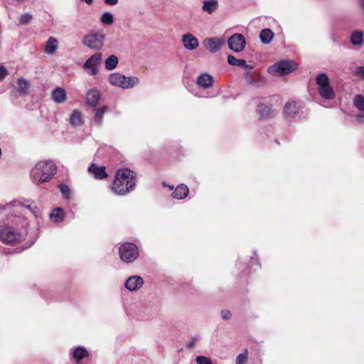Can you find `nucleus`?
I'll return each instance as SVG.
<instances>
[{
    "label": "nucleus",
    "mask_w": 364,
    "mask_h": 364,
    "mask_svg": "<svg viewBox=\"0 0 364 364\" xmlns=\"http://www.w3.org/2000/svg\"><path fill=\"white\" fill-rule=\"evenodd\" d=\"M135 186V173L129 168H121L117 171L111 188L115 194L124 196L132 191Z\"/></svg>",
    "instance_id": "f257e3e1"
},
{
    "label": "nucleus",
    "mask_w": 364,
    "mask_h": 364,
    "mask_svg": "<svg viewBox=\"0 0 364 364\" xmlns=\"http://www.w3.org/2000/svg\"><path fill=\"white\" fill-rule=\"evenodd\" d=\"M57 167L51 161H39L31 170L33 182L36 185L48 181L56 173Z\"/></svg>",
    "instance_id": "f03ea898"
},
{
    "label": "nucleus",
    "mask_w": 364,
    "mask_h": 364,
    "mask_svg": "<svg viewBox=\"0 0 364 364\" xmlns=\"http://www.w3.org/2000/svg\"><path fill=\"white\" fill-rule=\"evenodd\" d=\"M105 41L103 31H91L84 36L82 43L91 50H100L103 48Z\"/></svg>",
    "instance_id": "7ed1b4c3"
},
{
    "label": "nucleus",
    "mask_w": 364,
    "mask_h": 364,
    "mask_svg": "<svg viewBox=\"0 0 364 364\" xmlns=\"http://www.w3.org/2000/svg\"><path fill=\"white\" fill-rule=\"evenodd\" d=\"M298 68V64L294 60H281L269 66L267 69L268 73L274 76H282L287 75L294 71Z\"/></svg>",
    "instance_id": "20e7f679"
},
{
    "label": "nucleus",
    "mask_w": 364,
    "mask_h": 364,
    "mask_svg": "<svg viewBox=\"0 0 364 364\" xmlns=\"http://www.w3.org/2000/svg\"><path fill=\"white\" fill-rule=\"evenodd\" d=\"M109 82L112 85L122 89H128L138 85L139 80L136 77H126L119 73H113L109 76Z\"/></svg>",
    "instance_id": "39448f33"
},
{
    "label": "nucleus",
    "mask_w": 364,
    "mask_h": 364,
    "mask_svg": "<svg viewBox=\"0 0 364 364\" xmlns=\"http://www.w3.org/2000/svg\"><path fill=\"white\" fill-rule=\"evenodd\" d=\"M318 85V92L322 98L325 100H333L335 97V92L330 85L329 79L326 74L321 73L316 78Z\"/></svg>",
    "instance_id": "423d86ee"
},
{
    "label": "nucleus",
    "mask_w": 364,
    "mask_h": 364,
    "mask_svg": "<svg viewBox=\"0 0 364 364\" xmlns=\"http://www.w3.org/2000/svg\"><path fill=\"white\" fill-rule=\"evenodd\" d=\"M119 253L121 259L127 263L134 261L139 256L138 247L132 242L122 245L119 247Z\"/></svg>",
    "instance_id": "0eeeda50"
},
{
    "label": "nucleus",
    "mask_w": 364,
    "mask_h": 364,
    "mask_svg": "<svg viewBox=\"0 0 364 364\" xmlns=\"http://www.w3.org/2000/svg\"><path fill=\"white\" fill-rule=\"evenodd\" d=\"M21 234L11 226L0 227V240L7 244H14L21 239Z\"/></svg>",
    "instance_id": "6e6552de"
},
{
    "label": "nucleus",
    "mask_w": 364,
    "mask_h": 364,
    "mask_svg": "<svg viewBox=\"0 0 364 364\" xmlns=\"http://www.w3.org/2000/svg\"><path fill=\"white\" fill-rule=\"evenodd\" d=\"M102 60V54L97 52L86 60L83 68L91 75H95L98 73L97 67Z\"/></svg>",
    "instance_id": "1a4fd4ad"
},
{
    "label": "nucleus",
    "mask_w": 364,
    "mask_h": 364,
    "mask_svg": "<svg viewBox=\"0 0 364 364\" xmlns=\"http://www.w3.org/2000/svg\"><path fill=\"white\" fill-rule=\"evenodd\" d=\"M228 44L231 50L235 53H240L245 49L246 41L242 34L235 33L228 38Z\"/></svg>",
    "instance_id": "9d476101"
},
{
    "label": "nucleus",
    "mask_w": 364,
    "mask_h": 364,
    "mask_svg": "<svg viewBox=\"0 0 364 364\" xmlns=\"http://www.w3.org/2000/svg\"><path fill=\"white\" fill-rule=\"evenodd\" d=\"M203 46L210 53L218 52L224 44V40L221 38H206L203 40Z\"/></svg>",
    "instance_id": "9b49d317"
},
{
    "label": "nucleus",
    "mask_w": 364,
    "mask_h": 364,
    "mask_svg": "<svg viewBox=\"0 0 364 364\" xmlns=\"http://www.w3.org/2000/svg\"><path fill=\"white\" fill-rule=\"evenodd\" d=\"M144 284V279L142 277L134 275L129 277L125 284V287L130 291H134L139 289Z\"/></svg>",
    "instance_id": "f8f14e48"
},
{
    "label": "nucleus",
    "mask_w": 364,
    "mask_h": 364,
    "mask_svg": "<svg viewBox=\"0 0 364 364\" xmlns=\"http://www.w3.org/2000/svg\"><path fill=\"white\" fill-rule=\"evenodd\" d=\"M181 41L185 48L188 50H195L199 46V42L197 38L189 33L183 34L182 36Z\"/></svg>",
    "instance_id": "ddd939ff"
},
{
    "label": "nucleus",
    "mask_w": 364,
    "mask_h": 364,
    "mask_svg": "<svg viewBox=\"0 0 364 364\" xmlns=\"http://www.w3.org/2000/svg\"><path fill=\"white\" fill-rule=\"evenodd\" d=\"M88 171L90 173L93 175L95 179L97 180H102L106 178L108 176L105 166H99L95 164H92L88 168Z\"/></svg>",
    "instance_id": "4468645a"
},
{
    "label": "nucleus",
    "mask_w": 364,
    "mask_h": 364,
    "mask_svg": "<svg viewBox=\"0 0 364 364\" xmlns=\"http://www.w3.org/2000/svg\"><path fill=\"white\" fill-rule=\"evenodd\" d=\"M51 97L55 102L61 104L67 100V92L64 88L57 87L52 91Z\"/></svg>",
    "instance_id": "2eb2a0df"
},
{
    "label": "nucleus",
    "mask_w": 364,
    "mask_h": 364,
    "mask_svg": "<svg viewBox=\"0 0 364 364\" xmlns=\"http://www.w3.org/2000/svg\"><path fill=\"white\" fill-rule=\"evenodd\" d=\"M58 48V41L55 37H50L46 42L43 51L47 55H51L55 53Z\"/></svg>",
    "instance_id": "dca6fc26"
},
{
    "label": "nucleus",
    "mask_w": 364,
    "mask_h": 364,
    "mask_svg": "<svg viewBox=\"0 0 364 364\" xmlns=\"http://www.w3.org/2000/svg\"><path fill=\"white\" fill-rule=\"evenodd\" d=\"M299 107L296 102L288 101L284 107V113L287 117H294L298 113Z\"/></svg>",
    "instance_id": "f3484780"
},
{
    "label": "nucleus",
    "mask_w": 364,
    "mask_h": 364,
    "mask_svg": "<svg viewBox=\"0 0 364 364\" xmlns=\"http://www.w3.org/2000/svg\"><path fill=\"white\" fill-rule=\"evenodd\" d=\"M196 82L199 87L208 88L213 85V79L209 74L203 73L198 77Z\"/></svg>",
    "instance_id": "a211bd4d"
},
{
    "label": "nucleus",
    "mask_w": 364,
    "mask_h": 364,
    "mask_svg": "<svg viewBox=\"0 0 364 364\" xmlns=\"http://www.w3.org/2000/svg\"><path fill=\"white\" fill-rule=\"evenodd\" d=\"M100 92L97 89H92L87 92V103L92 106L95 107L97 105L100 99Z\"/></svg>",
    "instance_id": "6ab92c4d"
},
{
    "label": "nucleus",
    "mask_w": 364,
    "mask_h": 364,
    "mask_svg": "<svg viewBox=\"0 0 364 364\" xmlns=\"http://www.w3.org/2000/svg\"><path fill=\"white\" fill-rule=\"evenodd\" d=\"M188 194V188L185 184L178 185L172 193L173 198L177 200H182L185 198Z\"/></svg>",
    "instance_id": "aec40b11"
},
{
    "label": "nucleus",
    "mask_w": 364,
    "mask_h": 364,
    "mask_svg": "<svg viewBox=\"0 0 364 364\" xmlns=\"http://www.w3.org/2000/svg\"><path fill=\"white\" fill-rule=\"evenodd\" d=\"M72 356L75 361L79 362L87 358L89 356V352L85 347L77 346L73 350Z\"/></svg>",
    "instance_id": "412c9836"
},
{
    "label": "nucleus",
    "mask_w": 364,
    "mask_h": 364,
    "mask_svg": "<svg viewBox=\"0 0 364 364\" xmlns=\"http://www.w3.org/2000/svg\"><path fill=\"white\" fill-rule=\"evenodd\" d=\"M218 0H204L203 2L202 11L208 13V14H212L218 9Z\"/></svg>",
    "instance_id": "4be33fe9"
},
{
    "label": "nucleus",
    "mask_w": 364,
    "mask_h": 364,
    "mask_svg": "<svg viewBox=\"0 0 364 364\" xmlns=\"http://www.w3.org/2000/svg\"><path fill=\"white\" fill-rule=\"evenodd\" d=\"M228 63L231 65L244 68L245 69H252V67L247 64L246 61L243 59H237L232 55L228 56Z\"/></svg>",
    "instance_id": "5701e85b"
},
{
    "label": "nucleus",
    "mask_w": 364,
    "mask_h": 364,
    "mask_svg": "<svg viewBox=\"0 0 364 364\" xmlns=\"http://www.w3.org/2000/svg\"><path fill=\"white\" fill-rule=\"evenodd\" d=\"M70 122L75 127L81 126L83 124L82 116L79 110L75 109L73 111L70 117Z\"/></svg>",
    "instance_id": "b1692460"
},
{
    "label": "nucleus",
    "mask_w": 364,
    "mask_h": 364,
    "mask_svg": "<svg viewBox=\"0 0 364 364\" xmlns=\"http://www.w3.org/2000/svg\"><path fill=\"white\" fill-rule=\"evenodd\" d=\"M350 41L353 46H361L363 43V33L360 30L354 31L350 36Z\"/></svg>",
    "instance_id": "393cba45"
},
{
    "label": "nucleus",
    "mask_w": 364,
    "mask_h": 364,
    "mask_svg": "<svg viewBox=\"0 0 364 364\" xmlns=\"http://www.w3.org/2000/svg\"><path fill=\"white\" fill-rule=\"evenodd\" d=\"M274 37V33L269 28L262 29L259 34L261 42L264 44H268L272 41Z\"/></svg>",
    "instance_id": "a878e982"
},
{
    "label": "nucleus",
    "mask_w": 364,
    "mask_h": 364,
    "mask_svg": "<svg viewBox=\"0 0 364 364\" xmlns=\"http://www.w3.org/2000/svg\"><path fill=\"white\" fill-rule=\"evenodd\" d=\"M258 112L259 117L262 119L269 118L274 113V111L269 107L263 104L258 106Z\"/></svg>",
    "instance_id": "bb28decb"
},
{
    "label": "nucleus",
    "mask_w": 364,
    "mask_h": 364,
    "mask_svg": "<svg viewBox=\"0 0 364 364\" xmlns=\"http://www.w3.org/2000/svg\"><path fill=\"white\" fill-rule=\"evenodd\" d=\"M107 110V106H102L96 109L95 116V124L97 126H101L102 124L103 117L105 112Z\"/></svg>",
    "instance_id": "cd10ccee"
},
{
    "label": "nucleus",
    "mask_w": 364,
    "mask_h": 364,
    "mask_svg": "<svg viewBox=\"0 0 364 364\" xmlns=\"http://www.w3.org/2000/svg\"><path fill=\"white\" fill-rule=\"evenodd\" d=\"M118 63V58L115 55H111L105 61V68L108 70H112L117 67Z\"/></svg>",
    "instance_id": "c85d7f7f"
},
{
    "label": "nucleus",
    "mask_w": 364,
    "mask_h": 364,
    "mask_svg": "<svg viewBox=\"0 0 364 364\" xmlns=\"http://www.w3.org/2000/svg\"><path fill=\"white\" fill-rule=\"evenodd\" d=\"M50 220L55 223H59L63 220L64 218V213L61 208L55 209L50 214Z\"/></svg>",
    "instance_id": "c756f323"
},
{
    "label": "nucleus",
    "mask_w": 364,
    "mask_h": 364,
    "mask_svg": "<svg viewBox=\"0 0 364 364\" xmlns=\"http://www.w3.org/2000/svg\"><path fill=\"white\" fill-rule=\"evenodd\" d=\"M353 105L360 112L364 113V96L362 95H356L353 98Z\"/></svg>",
    "instance_id": "7c9ffc66"
},
{
    "label": "nucleus",
    "mask_w": 364,
    "mask_h": 364,
    "mask_svg": "<svg viewBox=\"0 0 364 364\" xmlns=\"http://www.w3.org/2000/svg\"><path fill=\"white\" fill-rule=\"evenodd\" d=\"M29 87V82L26 79L21 77L18 80V92L20 95L25 94Z\"/></svg>",
    "instance_id": "2f4dec72"
},
{
    "label": "nucleus",
    "mask_w": 364,
    "mask_h": 364,
    "mask_svg": "<svg viewBox=\"0 0 364 364\" xmlns=\"http://www.w3.org/2000/svg\"><path fill=\"white\" fill-rule=\"evenodd\" d=\"M100 21L102 23L106 25H111L114 22V17L112 13L105 12L102 14Z\"/></svg>",
    "instance_id": "473e14b6"
},
{
    "label": "nucleus",
    "mask_w": 364,
    "mask_h": 364,
    "mask_svg": "<svg viewBox=\"0 0 364 364\" xmlns=\"http://www.w3.org/2000/svg\"><path fill=\"white\" fill-rule=\"evenodd\" d=\"M247 360V350L245 349V352L240 353L236 358V364H244Z\"/></svg>",
    "instance_id": "72a5a7b5"
},
{
    "label": "nucleus",
    "mask_w": 364,
    "mask_h": 364,
    "mask_svg": "<svg viewBox=\"0 0 364 364\" xmlns=\"http://www.w3.org/2000/svg\"><path fill=\"white\" fill-rule=\"evenodd\" d=\"M33 18V16L28 13L24 14L21 16L19 18V23L24 25L28 23L31 19Z\"/></svg>",
    "instance_id": "f704fd0d"
},
{
    "label": "nucleus",
    "mask_w": 364,
    "mask_h": 364,
    "mask_svg": "<svg viewBox=\"0 0 364 364\" xmlns=\"http://www.w3.org/2000/svg\"><path fill=\"white\" fill-rule=\"evenodd\" d=\"M196 360L197 364H213L210 358L203 355L197 356Z\"/></svg>",
    "instance_id": "c9c22d12"
},
{
    "label": "nucleus",
    "mask_w": 364,
    "mask_h": 364,
    "mask_svg": "<svg viewBox=\"0 0 364 364\" xmlns=\"http://www.w3.org/2000/svg\"><path fill=\"white\" fill-rule=\"evenodd\" d=\"M60 192L65 198H68L70 196V188L68 186L65 184H61L59 186Z\"/></svg>",
    "instance_id": "e433bc0d"
},
{
    "label": "nucleus",
    "mask_w": 364,
    "mask_h": 364,
    "mask_svg": "<svg viewBox=\"0 0 364 364\" xmlns=\"http://www.w3.org/2000/svg\"><path fill=\"white\" fill-rule=\"evenodd\" d=\"M354 75L358 78L364 80V65L358 67L354 71Z\"/></svg>",
    "instance_id": "4c0bfd02"
},
{
    "label": "nucleus",
    "mask_w": 364,
    "mask_h": 364,
    "mask_svg": "<svg viewBox=\"0 0 364 364\" xmlns=\"http://www.w3.org/2000/svg\"><path fill=\"white\" fill-rule=\"evenodd\" d=\"M18 205L27 208L28 209L31 210L33 213H35L34 210L36 208L35 203L31 201H26L25 203H22L21 204L18 203Z\"/></svg>",
    "instance_id": "58836bf2"
},
{
    "label": "nucleus",
    "mask_w": 364,
    "mask_h": 364,
    "mask_svg": "<svg viewBox=\"0 0 364 364\" xmlns=\"http://www.w3.org/2000/svg\"><path fill=\"white\" fill-rule=\"evenodd\" d=\"M8 75V71L4 66H0V81L3 80Z\"/></svg>",
    "instance_id": "ea45409f"
},
{
    "label": "nucleus",
    "mask_w": 364,
    "mask_h": 364,
    "mask_svg": "<svg viewBox=\"0 0 364 364\" xmlns=\"http://www.w3.org/2000/svg\"><path fill=\"white\" fill-rule=\"evenodd\" d=\"M196 342H197V338H193L187 342L186 347L188 349H191L194 347Z\"/></svg>",
    "instance_id": "a19ab883"
},
{
    "label": "nucleus",
    "mask_w": 364,
    "mask_h": 364,
    "mask_svg": "<svg viewBox=\"0 0 364 364\" xmlns=\"http://www.w3.org/2000/svg\"><path fill=\"white\" fill-rule=\"evenodd\" d=\"M221 316L224 320H228L230 318L231 314L228 310H223L221 311Z\"/></svg>",
    "instance_id": "79ce46f5"
},
{
    "label": "nucleus",
    "mask_w": 364,
    "mask_h": 364,
    "mask_svg": "<svg viewBox=\"0 0 364 364\" xmlns=\"http://www.w3.org/2000/svg\"><path fill=\"white\" fill-rule=\"evenodd\" d=\"M356 121L358 124L364 123V113L363 114H359L355 116Z\"/></svg>",
    "instance_id": "37998d69"
},
{
    "label": "nucleus",
    "mask_w": 364,
    "mask_h": 364,
    "mask_svg": "<svg viewBox=\"0 0 364 364\" xmlns=\"http://www.w3.org/2000/svg\"><path fill=\"white\" fill-rule=\"evenodd\" d=\"M105 3L108 5L114 6L118 3V0H105Z\"/></svg>",
    "instance_id": "c03bdc74"
},
{
    "label": "nucleus",
    "mask_w": 364,
    "mask_h": 364,
    "mask_svg": "<svg viewBox=\"0 0 364 364\" xmlns=\"http://www.w3.org/2000/svg\"><path fill=\"white\" fill-rule=\"evenodd\" d=\"M360 6L364 9V0L360 1Z\"/></svg>",
    "instance_id": "a18cd8bd"
},
{
    "label": "nucleus",
    "mask_w": 364,
    "mask_h": 364,
    "mask_svg": "<svg viewBox=\"0 0 364 364\" xmlns=\"http://www.w3.org/2000/svg\"><path fill=\"white\" fill-rule=\"evenodd\" d=\"M16 203H17V202L14 201V202H11L10 204H11L12 206H15V205H16Z\"/></svg>",
    "instance_id": "49530a36"
},
{
    "label": "nucleus",
    "mask_w": 364,
    "mask_h": 364,
    "mask_svg": "<svg viewBox=\"0 0 364 364\" xmlns=\"http://www.w3.org/2000/svg\"><path fill=\"white\" fill-rule=\"evenodd\" d=\"M5 207H6V206L0 205V211H1V210H3L4 209H5Z\"/></svg>",
    "instance_id": "de8ad7c7"
}]
</instances>
